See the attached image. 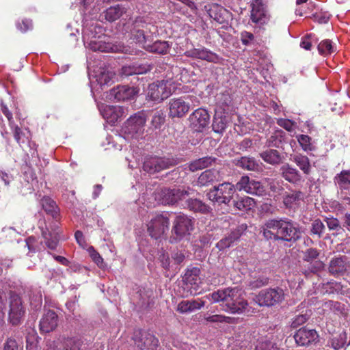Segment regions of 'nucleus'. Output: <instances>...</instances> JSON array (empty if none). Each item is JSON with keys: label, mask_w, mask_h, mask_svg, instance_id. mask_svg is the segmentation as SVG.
<instances>
[{"label": "nucleus", "mask_w": 350, "mask_h": 350, "mask_svg": "<svg viewBox=\"0 0 350 350\" xmlns=\"http://www.w3.org/2000/svg\"><path fill=\"white\" fill-rule=\"evenodd\" d=\"M267 240L292 241L300 238L301 232L295 224L288 219H269L262 227Z\"/></svg>", "instance_id": "obj_1"}, {"label": "nucleus", "mask_w": 350, "mask_h": 350, "mask_svg": "<svg viewBox=\"0 0 350 350\" xmlns=\"http://www.w3.org/2000/svg\"><path fill=\"white\" fill-rule=\"evenodd\" d=\"M215 303L221 302L224 311L232 314H243L247 310L248 302L237 288L219 289L207 295Z\"/></svg>", "instance_id": "obj_2"}, {"label": "nucleus", "mask_w": 350, "mask_h": 350, "mask_svg": "<svg viewBox=\"0 0 350 350\" xmlns=\"http://www.w3.org/2000/svg\"><path fill=\"white\" fill-rule=\"evenodd\" d=\"M194 221L185 214L176 216L172 228V234L170 237L171 243H176L189 235L193 229Z\"/></svg>", "instance_id": "obj_3"}, {"label": "nucleus", "mask_w": 350, "mask_h": 350, "mask_svg": "<svg viewBox=\"0 0 350 350\" xmlns=\"http://www.w3.org/2000/svg\"><path fill=\"white\" fill-rule=\"evenodd\" d=\"M146 119L143 113H137L131 116L124 124L122 131L127 138L139 139L144 132Z\"/></svg>", "instance_id": "obj_4"}, {"label": "nucleus", "mask_w": 350, "mask_h": 350, "mask_svg": "<svg viewBox=\"0 0 350 350\" xmlns=\"http://www.w3.org/2000/svg\"><path fill=\"white\" fill-rule=\"evenodd\" d=\"M284 299V293L280 288H269L260 291L255 297V302L260 306L271 307L280 304Z\"/></svg>", "instance_id": "obj_5"}, {"label": "nucleus", "mask_w": 350, "mask_h": 350, "mask_svg": "<svg viewBox=\"0 0 350 350\" xmlns=\"http://www.w3.org/2000/svg\"><path fill=\"white\" fill-rule=\"evenodd\" d=\"M235 191V187L234 185L225 182L219 184L217 187H214L207 193L208 198L213 202L221 204H228L231 200L234 193Z\"/></svg>", "instance_id": "obj_6"}, {"label": "nucleus", "mask_w": 350, "mask_h": 350, "mask_svg": "<svg viewBox=\"0 0 350 350\" xmlns=\"http://www.w3.org/2000/svg\"><path fill=\"white\" fill-rule=\"evenodd\" d=\"M170 229V218L167 213L158 214L148 224V232L155 239L165 235Z\"/></svg>", "instance_id": "obj_7"}, {"label": "nucleus", "mask_w": 350, "mask_h": 350, "mask_svg": "<svg viewBox=\"0 0 350 350\" xmlns=\"http://www.w3.org/2000/svg\"><path fill=\"white\" fill-rule=\"evenodd\" d=\"M25 314V308L21 297L12 293L9 301L8 321L12 325H18L23 322Z\"/></svg>", "instance_id": "obj_8"}, {"label": "nucleus", "mask_w": 350, "mask_h": 350, "mask_svg": "<svg viewBox=\"0 0 350 350\" xmlns=\"http://www.w3.org/2000/svg\"><path fill=\"white\" fill-rule=\"evenodd\" d=\"M175 165L174 159L165 157H150L143 165L144 170L154 174L168 169Z\"/></svg>", "instance_id": "obj_9"}, {"label": "nucleus", "mask_w": 350, "mask_h": 350, "mask_svg": "<svg viewBox=\"0 0 350 350\" xmlns=\"http://www.w3.org/2000/svg\"><path fill=\"white\" fill-rule=\"evenodd\" d=\"M135 345L141 350H157L159 340L152 334L141 330L135 332Z\"/></svg>", "instance_id": "obj_10"}, {"label": "nucleus", "mask_w": 350, "mask_h": 350, "mask_svg": "<svg viewBox=\"0 0 350 350\" xmlns=\"http://www.w3.org/2000/svg\"><path fill=\"white\" fill-rule=\"evenodd\" d=\"M191 128L196 132H202L210 123V115L203 108L196 109L189 117Z\"/></svg>", "instance_id": "obj_11"}, {"label": "nucleus", "mask_w": 350, "mask_h": 350, "mask_svg": "<svg viewBox=\"0 0 350 350\" xmlns=\"http://www.w3.org/2000/svg\"><path fill=\"white\" fill-rule=\"evenodd\" d=\"M167 81H157L149 85L148 97L156 102H161L167 98L170 94V90L167 87Z\"/></svg>", "instance_id": "obj_12"}, {"label": "nucleus", "mask_w": 350, "mask_h": 350, "mask_svg": "<svg viewBox=\"0 0 350 350\" xmlns=\"http://www.w3.org/2000/svg\"><path fill=\"white\" fill-rule=\"evenodd\" d=\"M169 116L170 118H183L189 111L191 105L187 98L179 97L171 98L168 103Z\"/></svg>", "instance_id": "obj_13"}, {"label": "nucleus", "mask_w": 350, "mask_h": 350, "mask_svg": "<svg viewBox=\"0 0 350 350\" xmlns=\"http://www.w3.org/2000/svg\"><path fill=\"white\" fill-rule=\"evenodd\" d=\"M204 9L209 17L219 24H228L231 18V12L217 3L208 4L204 6Z\"/></svg>", "instance_id": "obj_14"}, {"label": "nucleus", "mask_w": 350, "mask_h": 350, "mask_svg": "<svg viewBox=\"0 0 350 350\" xmlns=\"http://www.w3.org/2000/svg\"><path fill=\"white\" fill-rule=\"evenodd\" d=\"M350 267V262L346 256H339L333 258L328 266V272L334 277L343 276L348 268Z\"/></svg>", "instance_id": "obj_15"}, {"label": "nucleus", "mask_w": 350, "mask_h": 350, "mask_svg": "<svg viewBox=\"0 0 350 350\" xmlns=\"http://www.w3.org/2000/svg\"><path fill=\"white\" fill-rule=\"evenodd\" d=\"M55 220L53 225L50 227H46L45 229L41 228L42 236L44 239L45 244L50 250H55L59 242V221Z\"/></svg>", "instance_id": "obj_16"}, {"label": "nucleus", "mask_w": 350, "mask_h": 350, "mask_svg": "<svg viewBox=\"0 0 350 350\" xmlns=\"http://www.w3.org/2000/svg\"><path fill=\"white\" fill-rule=\"evenodd\" d=\"M294 338L297 345L308 346L318 341L319 334L315 329H310L304 327L295 332Z\"/></svg>", "instance_id": "obj_17"}, {"label": "nucleus", "mask_w": 350, "mask_h": 350, "mask_svg": "<svg viewBox=\"0 0 350 350\" xmlns=\"http://www.w3.org/2000/svg\"><path fill=\"white\" fill-rule=\"evenodd\" d=\"M84 342L79 336L59 339L53 350H83Z\"/></svg>", "instance_id": "obj_18"}, {"label": "nucleus", "mask_w": 350, "mask_h": 350, "mask_svg": "<svg viewBox=\"0 0 350 350\" xmlns=\"http://www.w3.org/2000/svg\"><path fill=\"white\" fill-rule=\"evenodd\" d=\"M58 324V316L53 310H47L40 321V331L41 333H49L53 331Z\"/></svg>", "instance_id": "obj_19"}, {"label": "nucleus", "mask_w": 350, "mask_h": 350, "mask_svg": "<svg viewBox=\"0 0 350 350\" xmlns=\"http://www.w3.org/2000/svg\"><path fill=\"white\" fill-rule=\"evenodd\" d=\"M127 114V109L122 106H106L103 111V116L110 124H115Z\"/></svg>", "instance_id": "obj_20"}, {"label": "nucleus", "mask_w": 350, "mask_h": 350, "mask_svg": "<svg viewBox=\"0 0 350 350\" xmlns=\"http://www.w3.org/2000/svg\"><path fill=\"white\" fill-rule=\"evenodd\" d=\"M185 55L189 57L200 59L213 63H217L219 61V57L216 53L204 47L188 50Z\"/></svg>", "instance_id": "obj_21"}, {"label": "nucleus", "mask_w": 350, "mask_h": 350, "mask_svg": "<svg viewBox=\"0 0 350 350\" xmlns=\"http://www.w3.org/2000/svg\"><path fill=\"white\" fill-rule=\"evenodd\" d=\"M280 172L282 177L291 184H299L302 180L299 171L288 163L281 166Z\"/></svg>", "instance_id": "obj_22"}, {"label": "nucleus", "mask_w": 350, "mask_h": 350, "mask_svg": "<svg viewBox=\"0 0 350 350\" xmlns=\"http://www.w3.org/2000/svg\"><path fill=\"white\" fill-rule=\"evenodd\" d=\"M189 192L180 189H163L161 191L163 202L167 204H173L182 200L185 196H188Z\"/></svg>", "instance_id": "obj_23"}, {"label": "nucleus", "mask_w": 350, "mask_h": 350, "mask_svg": "<svg viewBox=\"0 0 350 350\" xmlns=\"http://www.w3.org/2000/svg\"><path fill=\"white\" fill-rule=\"evenodd\" d=\"M304 194L301 191L294 190L286 192L283 196V204L287 209L297 208L304 200Z\"/></svg>", "instance_id": "obj_24"}, {"label": "nucleus", "mask_w": 350, "mask_h": 350, "mask_svg": "<svg viewBox=\"0 0 350 350\" xmlns=\"http://www.w3.org/2000/svg\"><path fill=\"white\" fill-rule=\"evenodd\" d=\"M221 178L219 170L215 169L206 170L199 176L197 185L199 187L208 186L215 182L220 181Z\"/></svg>", "instance_id": "obj_25"}, {"label": "nucleus", "mask_w": 350, "mask_h": 350, "mask_svg": "<svg viewBox=\"0 0 350 350\" xmlns=\"http://www.w3.org/2000/svg\"><path fill=\"white\" fill-rule=\"evenodd\" d=\"M139 89L128 85H119L111 92V94L118 101H124L133 98L138 94Z\"/></svg>", "instance_id": "obj_26"}, {"label": "nucleus", "mask_w": 350, "mask_h": 350, "mask_svg": "<svg viewBox=\"0 0 350 350\" xmlns=\"http://www.w3.org/2000/svg\"><path fill=\"white\" fill-rule=\"evenodd\" d=\"M250 18L256 24H264L266 21V12L262 0H254L251 3Z\"/></svg>", "instance_id": "obj_27"}, {"label": "nucleus", "mask_w": 350, "mask_h": 350, "mask_svg": "<svg viewBox=\"0 0 350 350\" xmlns=\"http://www.w3.org/2000/svg\"><path fill=\"white\" fill-rule=\"evenodd\" d=\"M205 305V301L200 299L183 300L177 306L176 310L180 314L189 313L200 310Z\"/></svg>", "instance_id": "obj_28"}, {"label": "nucleus", "mask_w": 350, "mask_h": 350, "mask_svg": "<svg viewBox=\"0 0 350 350\" xmlns=\"http://www.w3.org/2000/svg\"><path fill=\"white\" fill-rule=\"evenodd\" d=\"M150 70V66L146 64L124 66L121 68L120 75L122 77H127L131 75L145 74Z\"/></svg>", "instance_id": "obj_29"}, {"label": "nucleus", "mask_w": 350, "mask_h": 350, "mask_svg": "<svg viewBox=\"0 0 350 350\" xmlns=\"http://www.w3.org/2000/svg\"><path fill=\"white\" fill-rule=\"evenodd\" d=\"M40 204L45 213L52 217L54 220L57 221L59 218V208L56 202L48 196L43 197Z\"/></svg>", "instance_id": "obj_30"}, {"label": "nucleus", "mask_w": 350, "mask_h": 350, "mask_svg": "<svg viewBox=\"0 0 350 350\" xmlns=\"http://www.w3.org/2000/svg\"><path fill=\"white\" fill-rule=\"evenodd\" d=\"M215 161L216 158L213 157H202L190 162L188 164L187 169L190 172H194L212 166Z\"/></svg>", "instance_id": "obj_31"}, {"label": "nucleus", "mask_w": 350, "mask_h": 350, "mask_svg": "<svg viewBox=\"0 0 350 350\" xmlns=\"http://www.w3.org/2000/svg\"><path fill=\"white\" fill-rule=\"evenodd\" d=\"M140 27H137V24L135 21L133 23V27L131 30V38L136 43H138L144 49L148 45V41L150 40V36L147 35L143 31Z\"/></svg>", "instance_id": "obj_32"}, {"label": "nucleus", "mask_w": 350, "mask_h": 350, "mask_svg": "<svg viewBox=\"0 0 350 350\" xmlns=\"http://www.w3.org/2000/svg\"><path fill=\"white\" fill-rule=\"evenodd\" d=\"M260 157L265 162L272 165H280L283 160V157L275 149L266 150L260 153Z\"/></svg>", "instance_id": "obj_33"}, {"label": "nucleus", "mask_w": 350, "mask_h": 350, "mask_svg": "<svg viewBox=\"0 0 350 350\" xmlns=\"http://www.w3.org/2000/svg\"><path fill=\"white\" fill-rule=\"evenodd\" d=\"M227 123L228 119L226 113L224 111L219 112L216 111L212 124L213 131L217 133H223L226 128Z\"/></svg>", "instance_id": "obj_34"}, {"label": "nucleus", "mask_w": 350, "mask_h": 350, "mask_svg": "<svg viewBox=\"0 0 350 350\" xmlns=\"http://www.w3.org/2000/svg\"><path fill=\"white\" fill-rule=\"evenodd\" d=\"M200 269L198 267H193L187 269L184 275L183 280L187 284H190L191 286H198L200 282Z\"/></svg>", "instance_id": "obj_35"}, {"label": "nucleus", "mask_w": 350, "mask_h": 350, "mask_svg": "<svg viewBox=\"0 0 350 350\" xmlns=\"http://www.w3.org/2000/svg\"><path fill=\"white\" fill-rule=\"evenodd\" d=\"M134 21L137 24V27L142 29L147 35L157 33V27L151 23L148 17H137Z\"/></svg>", "instance_id": "obj_36"}, {"label": "nucleus", "mask_w": 350, "mask_h": 350, "mask_svg": "<svg viewBox=\"0 0 350 350\" xmlns=\"http://www.w3.org/2000/svg\"><path fill=\"white\" fill-rule=\"evenodd\" d=\"M292 161L299 167L304 174L308 175L311 172V165L309 158L301 154H294Z\"/></svg>", "instance_id": "obj_37"}, {"label": "nucleus", "mask_w": 350, "mask_h": 350, "mask_svg": "<svg viewBox=\"0 0 350 350\" xmlns=\"http://www.w3.org/2000/svg\"><path fill=\"white\" fill-rule=\"evenodd\" d=\"M285 137V133L281 130L278 129L271 133L266 141V146L267 147L280 148L281 147Z\"/></svg>", "instance_id": "obj_38"}, {"label": "nucleus", "mask_w": 350, "mask_h": 350, "mask_svg": "<svg viewBox=\"0 0 350 350\" xmlns=\"http://www.w3.org/2000/svg\"><path fill=\"white\" fill-rule=\"evenodd\" d=\"M254 204V199L248 196L238 197L236 200H233L234 206L241 211H247L252 209Z\"/></svg>", "instance_id": "obj_39"}, {"label": "nucleus", "mask_w": 350, "mask_h": 350, "mask_svg": "<svg viewBox=\"0 0 350 350\" xmlns=\"http://www.w3.org/2000/svg\"><path fill=\"white\" fill-rule=\"evenodd\" d=\"M169 49L170 44L168 42L161 40L155 41L151 44H148L145 48L147 51L159 54H166L168 52Z\"/></svg>", "instance_id": "obj_40"}, {"label": "nucleus", "mask_w": 350, "mask_h": 350, "mask_svg": "<svg viewBox=\"0 0 350 350\" xmlns=\"http://www.w3.org/2000/svg\"><path fill=\"white\" fill-rule=\"evenodd\" d=\"M323 288L328 294H341L346 293L347 286H344L341 282L332 280L323 284Z\"/></svg>", "instance_id": "obj_41"}, {"label": "nucleus", "mask_w": 350, "mask_h": 350, "mask_svg": "<svg viewBox=\"0 0 350 350\" xmlns=\"http://www.w3.org/2000/svg\"><path fill=\"white\" fill-rule=\"evenodd\" d=\"M187 208L193 212L206 213L208 211V206L198 199L189 198L186 201Z\"/></svg>", "instance_id": "obj_42"}, {"label": "nucleus", "mask_w": 350, "mask_h": 350, "mask_svg": "<svg viewBox=\"0 0 350 350\" xmlns=\"http://www.w3.org/2000/svg\"><path fill=\"white\" fill-rule=\"evenodd\" d=\"M317 49L319 54L323 56H327L336 51V46L329 39L322 40L318 44Z\"/></svg>", "instance_id": "obj_43"}, {"label": "nucleus", "mask_w": 350, "mask_h": 350, "mask_svg": "<svg viewBox=\"0 0 350 350\" xmlns=\"http://www.w3.org/2000/svg\"><path fill=\"white\" fill-rule=\"evenodd\" d=\"M245 192L251 195L262 196L265 194V189L260 182L250 179V185L247 186Z\"/></svg>", "instance_id": "obj_44"}, {"label": "nucleus", "mask_w": 350, "mask_h": 350, "mask_svg": "<svg viewBox=\"0 0 350 350\" xmlns=\"http://www.w3.org/2000/svg\"><path fill=\"white\" fill-rule=\"evenodd\" d=\"M347 340V333L345 331L340 333L338 335L332 338L331 341L332 347L336 349L339 350L345 347L346 346H349V341Z\"/></svg>", "instance_id": "obj_45"}, {"label": "nucleus", "mask_w": 350, "mask_h": 350, "mask_svg": "<svg viewBox=\"0 0 350 350\" xmlns=\"http://www.w3.org/2000/svg\"><path fill=\"white\" fill-rule=\"evenodd\" d=\"M237 165L250 171H256L258 170V164L254 158L243 157L237 162Z\"/></svg>", "instance_id": "obj_46"}, {"label": "nucleus", "mask_w": 350, "mask_h": 350, "mask_svg": "<svg viewBox=\"0 0 350 350\" xmlns=\"http://www.w3.org/2000/svg\"><path fill=\"white\" fill-rule=\"evenodd\" d=\"M124 10L120 5L111 6L105 10V17L107 21L113 22L120 18Z\"/></svg>", "instance_id": "obj_47"}, {"label": "nucleus", "mask_w": 350, "mask_h": 350, "mask_svg": "<svg viewBox=\"0 0 350 350\" xmlns=\"http://www.w3.org/2000/svg\"><path fill=\"white\" fill-rule=\"evenodd\" d=\"M204 320L209 323H219L234 324L236 323L237 319L234 317H227L222 314H213L204 317Z\"/></svg>", "instance_id": "obj_48"}, {"label": "nucleus", "mask_w": 350, "mask_h": 350, "mask_svg": "<svg viewBox=\"0 0 350 350\" xmlns=\"http://www.w3.org/2000/svg\"><path fill=\"white\" fill-rule=\"evenodd\" d=\"M217 100L218 107L221 108L225 112L226 110L229 109L232 99L231 95L228 92H225L217 96Z\"/></svg>", "instance_id": "obj_49"}, {"label": "nucleus", "mask_w": 350, "mask_h": 350, "mask_svg": "<svg viewBox=\"0 0 350 350\" xmlns=\"http://www.w3.org/2000/svg\"><path fill=\"white\" fill-rule=\"evenodd\" d=\"M325 230V226L320 219H316L312 222L310 229L312 235H316L318 238H321Z\"/></svg>", "instance_id": "obj_50"}, {"label": "nucleus", "mask_w": 350, "mask_h": 350, "mask_svg": "<svg viewBox=\"0 0 350 350\" xmlns=\"http://www.w3.org/2000/svg\"><path fill=\"white\" fill-rule=\"evenodd\" d=\"M296 137L300 146L304 151H311L312 150V138L310 136L301 134Z\"/></svg>", "instance_id": "obj_51"}, {"label": "nucleus", "mask_w": 350, "mask_h": 350, "mask_svg": "<svg viewBox=\"0 0 350 350\" xmlns=\"http://www.w3.org/2000/svg\"><path fill=\"white\" fill-rule=\"evenodd\" d=\"M317 41V39L314 33H308L301 38L300 46L306 50H310L312 42Z\"/></svg>", "instance_id": "obj_52"}, {"label": "nucleus", "mask_w": 350, "mask_h": 350, "mask_svg": "<svg viewBox=\"0 0 350 350\" xmlns=\"http://www.w3.org/2000/svg\"><path fill=\"white\" fill-rule=\"evenodd\" d=\"M269 283V278L263 276H260L256 278H254L249 282V287L251 289H256L261 288Z\"/></svg>", "instance_id": "obj_53"}, {"label": "nucleus", "mask_w": 350, "mask_h": 350, "mask_svg": "<svg viewBox=\"0 0 350 350\" xmlns=\"http://www.w3.org/2000/svg\"><path fill=\"white\" fill-rule=\"evenodd\" d=\"M165 116L161 111H156L152 118L151 124L155 128H160L165 122Z\"/></svg>", "instance_id": "obj_54"}, {"label": "nucleus", "mask_w": 350, "mask_h": 350, "mask_svg": "<svg viewBox=\"0 0 350 350\" xmlns=\"http://www.w3.org/2000/svg\"><path fill=\"white\" fill-rule=\"evenodd\" d=\"M277 124L288 132L295 131L296 123L289 119L279 118L277 120Z\"/></svg>", "instance_id": "obj_55"}, {"label": "nucleus", "mask_w": 350, "mask_h": 350, "mask_svg": "<svg viewBox=\"0 0 350 350\" xmlns=\"http://www.w3.org/2000/svg\"><path fill=\"white\" fill-rule=\"evenodd\" d=\"M338 183L341 187H345L350 185V171L342 170L338 175Z\"/></svg>", "instance_id": "obj_56"}, {"label": "nucleus", "mask_w": 350, "mask_h": 350, "mask_svg": "<svg viewBox=\"0 0 350 350\" xmlns=\"http://www.w3.org/2000/svg\"><path fill=\"white\" fill-rule=\"evenodd\" d=\"M247 229V225L241 224L237 226L234 229L232 230L230 233L228 234L234 242L239 240L241 234Z\"/></svg>", "instance_id": "obj_57"}, {"label": "nucleus", "mask_w": 350, "mask_h": 350, "mask_svg": "<svg viewBox=\"0 0 350 350\" xmlns=\"http://www.w3.org/2000/svg\"><path fill=\"white\" fill-rule=\"evenodd\" d=\"M89 254L92 260L99 267H102L103 265V258L100 254L93 247H90L88 249Z\"/></svg>", "instance_id": "obj_58"}, {"label": "nucleus", "mask_w": 350, "mask_h": 350, "mask_svg": "<svg viewBox=\"0 0 350 350\" xmlns=\"http://www.w3.org/2000/svg\"><path fill=\"white\" fill-rule=\"evenodd\" d=\"M312 18L319 24H325L329 21L330 14L327 12H317L312 15Z\"/></svg>", "instance_id": "obj_59"}, {"label": "nucleus", "mask_w": 350, "mask_h": 350, "mask_svg": "<svg viewBox=\"0 0 350 350\" xmlns=\"http://www.w3.org/2000/svg\"><path fill=\"white\" fill-rule=\"evenodd\" d=\"M309 317L310 315L306 313L304 314H298L293 318L291 326L293 328H296L305 323L308 320Z\"/></svg>", "instance_id": "obj_60"}, {"label": "nucleus", "mask_w": 350, "mask_h": 350, "mask_svg": "<svg viewBox=\"0 0 350 350\" xmlns=\"http://www.w3.org/2000/svg\"><path fill=\"white\" fill-rule=\"evenodd\" d=\"M329 230H339L341 229L339 220L335 217H326L325 219Z\"/></svg>", "instance_id": "obj_61"}, {"label": "nucleus", "mask_w": 350, "mask_h": 350, "mask_svg": "<svg viewBox=\"0 0 350 350\" xmlns=\"http://www.w3.org/2000/svg\"><path fill=\"white\" fill-rule=\"evenodd\" d=\"M233 243L234 241L230 237V236L227 235L226 237L221 239L219 242L217 243L216 247L218 248L219 250H224L226 248L230 247Z\"/></svg>", "instance_id": "obj_62"}, {"label": "nucleus", "mask_w": 350, "mask_h": 350, "mask_svg": "<svg viewBox=\"0 0 350 350\" xmlns=\"http://www.w3.org/2000/svg\"><path fill=\"white\" fill-rule=\"evenodd\" d=\"M13 135L16 142L21 145V144L25 143L24 137L25 133L23 132L22 129L18 126H14L13 130Z\"/></svg>", "instance_id": "obj_63"}, {"label": "nucleus", "mask_w": 350, "mask_h": 350, "mask_svg": "<svg viewBox=\"0 0 350 350\" xmlns=\"http://www.w3.org/2000/svg\"><path fill=\"white\" fill-rule=\"evenodd\" d=\"M21 348L19 347L17 341L14 339L9 338L6 340L3 350H21Z\"/></svg>", "instance_id": "obj_64"}]
</instances>
